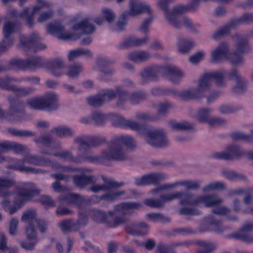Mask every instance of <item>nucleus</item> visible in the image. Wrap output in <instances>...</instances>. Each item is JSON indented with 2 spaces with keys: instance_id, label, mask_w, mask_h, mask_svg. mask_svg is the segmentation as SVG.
I'll list each match as a JSON object with an SVG mask.
<instances>
[{
  "instance_id": "nucleus-9",
  "label": "nucleus",
  "mask_w": 253,
  "mask_h": 253,
  "mask_svg": "<svg viewBox=\"0 0 253 253\" xmlns=\"http://www.w3.org/2000/svg\"><path fill=\"white\" fill-rule=\"evenodd\" d=\"M11 161L12 165L9 166L10 168L27 173H40L42 172V171L41 169L26 167L24 166L26 164L35 165H45L46 164V162L43 160L32 155H27L23 160L12 159Z\"/></svg>"
},
{
  "instance_id": "nucleus-15",
  "label": "nucleus",
  "mask_w": 253,
  "mask_h": 253,
  "mask_svg": "<svg viewBox=\"0 0 253 253\" xmlns=\"http://www.w3.org/2000/svg\"><path fill=\"white\" fill-rule=\"evenodd\" d=\"M253 20V15L251 13L243 14L239 19L231 21L228 24L221 28L212 35L214 39H217L219 37L227 34L229 31L234 28L236 25L246 22H249Z\"/></svg>"
},
{
  "instance_id": "nucleus-56",
  "label": "nucleus",
  "mask_w": 253,
  "mask_h": 253,
  "mask_svg": "<svg viewBox=\"0 0 253 253\" xmlns=\"http://www.w3.org/2000/svg\"><path fill=\"white\" fill-rule=\"evenodd\" d=\"M224 122V120L223 119L210 116L207 123L210 126H213L217 125L222 124Z\"/></svg>"
},
{
  "instance_id": "nucleus-4",
  "label": "nucleus",
  "mask_w": 253,
  "mask_h": 253,
  "mask_svg": "<svg viewBox=\"0 0 253 253\" xmlns=\"http://www.w3.org/2000/svg\"><path fill=\"white\" fill-rule=\"evenodd\" d=\"M114 124L120 127H128L140 133L143 132L145 140L152 146L164 147L169 144V140L163 131L160 129L148 130L144 126L133 121L126 120L121 116L114 118Z\"/></svg>"
},
{
  "instance_id": "nucleus-28",
  "label": "nucleus",
  "mask_w": 253,
  "mask_h": 253,
  "mask_svg": "<svg viewBox=\"0 0 253 253\" xmlns=\"http://www.w3.org/2000/svg\"><path fill=\"white\" fill-rule=\"evenodd\" d=\"M59 96L57 94L49 92L42 97L43 109L52 110L57 108L58 106L57 101Z\"/></svg>"
},
{
  "instance_id": "nucleus-59",
  "label": "nucleus",
  "mask_w": 253,
  "mask_h": 253,
  "mask_svg": "<svg viewBox=\"0 0 253 253\" xmlns=\"http://www.w3.org/2000/svg\"><path fill=\"white\" fill-rule=\"evenodd\" d=\"M13 179H6L0 177V188L9 187L14 183Z\"/></svg>"
},
{
  "instance_id": "nucleus-39",
  "label": "nucleus",
  "mask_w": 253,
  "mask_h": 253,
  "mask_svg": "<svg viewBox=\"0 0 253 253\" xmlns=\"http://www.w3.org/2000/svg\"><path fill=\"white\" fill-rule=\"evenodd\" d=\"M54 242L56 250L58 251V253H69L73 245V241L71 239L68 238L66 240V250L65 251V252H63L62 247V243H64V242L62 241H59L56 240H55Z\"/></svg>"
},
{
  "instance_id": "nucleus-18",
  "label": "nucleus",
  "mask_w": 253,
  "mask_h": 253,
  "mask_svg": "<svg viewBox=\"0 0 253 253\" xmlns=\"http://www.w3.org/2000/svg\"><path fill=\"white\" fill-rule=\"evenodd\" d=\"M226 70L220 69L206 74L201 79L204 80V84L207 86V89L209 91L211 88V80H214L217 85H222L224 84V78L226 77Z\"/></svg>"
},
{
  "instance_id": "nucleus-48",
  "label": "nucleus",
  "mask_w": 253,
  "mask_h": 253,
  "mask_svg": "<svg viewBox=\"0 0 253 253\" xmlns=\"http://www.w3.org/2000/svg\"><path fill=\"white\" fill-rule=\"evenodd\" d=\"M50 154H53L56 156L59 157L61 159L68 161L69 162H77L78 160L73 157L70 152L68 151H62L56 153H49Z\"/></svg>"
},
{
  "instance_id": "nucleus-32",
  "label": "nucleus",
  "mask_w": 253,
  "mask_h": 253,
  "mask_svg": "<svg viewBox=\"0 0 253 253\" xmlns=\"http://www.w3.org/2000/svg\"><path fill=\"white\" fill-rule=\"evenodd\" d=\"M201 184L200 181H193V180H182L177 181L171 184L165 186L164 188H173L177 186L178 185H183L186 188L189 189H197Z\"/></svg>"
},
{
  "instance_id": "nucleus-22",
  "label": "nucleus",
  "mask_w": 253,
  "mask_h": 253,
  "mask_svg": "<svg viewBox=\"0 0 253 253\" xmlns=\"http://www.w3.org/2000/svg\"><path fill=\"white\" fill-rule=\"evenodd\" d=\"M116 18V14L112 9L103 7L101 9L100 15L94 17L93 21L95 23L99 25L103 24L106 21L110 26L115 20Z\"/></svg>"
},
{
  "instance_id": "nucleus-6",
  "label": "nucleus",
  "mask_w": 253,
  "mask_h": 253,
  "mask_svg": "<svg viewBox=\"0 0 253 253\" xmlns=\"http://www.w3.org/2000/svg\"><path fill=\"white\" fill-rule=\"evenodd\" d=\"M124 144L128 148H132L135 146L133 138L129 135L118 136L115 141L111 143L107 149L103 151L101 154L91 159V161L98 163H106L108 161L123 160L126 157V151L121 146Z\"/></svg>"
},
{
  "instance_id": "nucleus-23",
  "label": "nucleus",
  "mask_w": 253,
  "mask_h": 253,
  "mask_svg": "<svg viewBox=\"0 0 253 253\" xmlns=\"http://www.w3.org/2000/svg\"><path fill=\"white\" fill-rule=\"evenodd\" d=\"M242 153L240 147L236 145H230L224 151L216 152L213 154L215 158L224 160H231L238 157Z\"/></svg>"
},
{
  "instance_id": "nucleus-51",
  "label": "nucleus",
  "mask_w": 253,
  "mask_h": 253,
  "mask_svg": "<svg viewBox=\"0 0 253 253\" xmlns=\"http://www.w3.org/2000/svg\"><path fill=\"white\" fill-rule=\"evenodd\" d=\"M199 244L203 248V251L198 253H209L214 248L213 244L209 242L200 241Z\"/></svg>"
},
{
  "instance_id": "nucleus-27",
  "label": "nucleus",
  "mask_w": 253,
  "mask_h": 253,
  "mask_svg": "<svg viewBox=\"0 0 253 253\" xmlns=\"http://www.w3.org/2000/svg\"><path fill=\"white\" fill-rule=\"evenodd\" d=\"M57 169L60 172L64 173H56L53 175V176L56 179V181L53 183L52 187L53 190L56 192H60L63 190L62 187L60 185V183L58 182V180L65 179L67 176L66 173H69L73 170H76V169H73L69 167H63L61 166H58L57 168Z\"/></svg>"
},
{
  "instance_id": "nucleus-14",
  "label": "nucleus",
  "mask_w": 253,
  "mask_h": 253,
  "mask_svg": "<svg viewBox=\"0 0 253 253\" xmlns=\"http://www.w3.org/2000/svg\"><path fill=\"white\" fill-rule=\"evenodd\" d=\"M10 63L12 68L29 69L31 71L40 68H45L46 66V61L40 57H35L26 61L15 58L12 59Z\"/></svg>"
},
{
  "instance_id": "nucleus-45",
  "label": "nucleus",
  "mask_w": 253,
  "mask_h": 253,
  "mask_svg": "<svg viewBox=\"0 0 253 253\" xmlns=\"http://www.w3.org/2000/svg\"><path fill=\"white\" fill-rule=\"evenodd\" d=\"M225 187V184L221 181H214L210 183L203 188L204 192H208L211 191L221 189Z\"/></svg>"
},
{
  "instance_id": "nucleus-11",
  "label": "nucleus",
  "mask_w": 253,
  "mask_h": 253,
  "mask_svg": "<svg viewBox=\"0 0 253 253\" xmlns=\"http://www.w3.org/2000/svg\"><path fill=\"white\" fill-rule=\"evenodd\" d=\"M122 185V183H117L113 180H109L106 181L104 185L95 184L93 185L90 190L93 192L109 190V193L103 196L102 198L106 201H113L117 199L124 193L123 191H117L114 190L113 188Z\"/></svg>"
},
{
  "instance_id": "nucleus-25",
  "label": "nucleus",
  "mask_w": 253,
  "mask_h": 253,
  "mask_svg": "<svg viewBox=\"0 0 253 253\" xmlns=\"http://www.w3.org/2000/svg\"><path fill=\"white\" fill-rule=\"evenodd\" d=\"M166 177V176L163 173H150L136 179L135 183L138 186L155 184L159 182Z\"/></svg>"
},
{
  "instance_id": "nucleus-21",
  "label": "nucleus",
  "mask_w": 253,
  "mask_h": 253,
  "mask_svg": "<svg viewBox=\"0 0 253 253\" xmlns=\"http://www.w3.org/2000/svg\"><path fill=\"white\" fill-rule=\"evenodd\" d=\"M226 78L230 80H235L236 84L233 90L237 93L243 91L247 85V81L244 77L239 75L236 69H233L228 72H226Z\"/></svg>"
},
{
  "instance_id": "nucleus-61",
  "label": "nucleus",
  "mask_w": 253,
  "mask_h": 253,
  "mask_svg": "<svg viewBox=\"0 0 253 253\" xmlns=\"http://www.w3.org/2000/svg\"><path fill=\"white\" fill-rule=\"evenodd\" d=\"M10 131L12 134L17 136H29L31 134L29 131L19 130L14 129H10Z\"/></svg>"
},
{
  "instance_id": "nucleus-30",
  "label": "nucleus",
  "mask_w": 253,
  "mask_h": 253,
  "mask_svg": "<svg viewBox=\"0 0 253 253\" xmlns=\"http://www.w3.org/2000/svg\"><path fill=\"white\" fill-rule=\"evenodd\" d=\"M139 207L140 205L136 203L121 204L115 207V212L120 214H130L133 210Z\"/></svg>"
},
{
  "instance_id": "nucleus-37",
  "label": "nucleus",
  "mask_w": 253,
  "mask_h": 253,
  "mask_svg": "<svg viewBox=\"0 0 253 253\" xmlns=\"http://www.w3.org/2000/svg\"><path fill=\"white\" fill-rule=\"evenodd\" d=\"M127 24V20L125 14H122L116 24L112 23L109 26L110 29L114 32H120L123 30Z\"/></svg>"
},
{
  "instance_id": "nucleus-36",
  "label": "nucleus",
  "mask_w": 253,
  "mask_h": 253,
  "mask_svg": "<svg viewBox=\"0 0 253 253\" xmlns=\"http://www.w3.org/2000/svg\"><path fill=\"white\" fill-rule=\"evenodd\" d=\"M148 225L145 223H139L134 225L132 228L127 229V231L132 235H142L147 232Z\"/></svg>"
},
{
  "instance_id": "nucleus-57",
  "label": "nucleus",
  "mask_w": 253,
  "mask_h": 253,
  "mask_svg": "<svg viewBox=\"0 0 253 253\" xmlns=\"http://www.w3.org/2000/svg\"><path fill=\"white\" fill-rule=\"evenodd\" d=\"M91 119L96 124H100L105 119V116L98 112H95L92 115Z\"/></svg>"
},
{
  "instance_id": "nucleus-19",
  "label": "nucleus",
  "mask_w": 253,
  "mask_h": 253,
  "mask_svg": "<svg viewBox=\"0 0 253 253\" xmlns=\"http://www.w3.org/2000/svg\"><path fill=\"white\" fill-rule=\"evenodd\" d=\"M15 31V25L9 22L5 23L3 28V40L0 42V53L7 50L13 44V40L9 35Z\"/></svg>"
},
{
  "instance_id": "nucleus-31",
  "label": "nucleus",
  "mask_w": 253,
  "mask_h": 253,
  "mask_svg": "<svg viewBox=\"0 0 253 253\" xmlns=\"http://www.w3.org/2000/svg\"><path fill=\"white\" fill-rule=\"evenodd\" d=\"M177 44L178 51L184 54L194 46L195 42L192 40L181 38L178 40Z\"/></svg>"
},
{
  "instance_id": "nucleus-47",
  "label": "nucleus",
  "mask_w": 253,
  "mask_h": 253,
  "mask_svg": "<svg viewBox=\"0 0 253 253\" xmlns=\"http://www.w3.org/2000/svg\"><path fill=\"white\" fill-rule=\"evenodd\" d=\"M149 39L147 36L142 38L139 39L136 37H130L127 39L126 42L128 45L139 46L146 43Z\"/></svg>"
},
{
  "instance_id": "nucleus-5",
  "label": "nucleus",
  "mask_w": 253,
  "mask_h": 253,
  "mask_svg": "<svg viewBox=\"0 0 253 253\" xmlns=\"http://www.w3.org/2000/svg\"><path fill=\"white\" fill-rule=\"evenodd\" d=\"M168 0H161L158 2L159 7L164 12L167 21L172 26L176 28H180L184 26L187 30L191 32H196L200 27L198 23H194L189 18L182 17V14L191 9L193 8L191 5H178L171 10L168 9Z\"/></svg>"
},
{
  "instance_id": "nucleus-13",
  "label": "nucleus",
  "mask_w": 253,
  "mask_h": 253,
  "mask_svg": "<svg viewBox=\"0 0 253 253\" xmlns=\"http://www.w3.org/2000/svg\"><path fill=\"white\" fill-rule=\"evenodd\" d=\"M204 80L200 79L197 86L190 87L178 92V96L183 100L194 99L203 96L209 90L204 84Z\"/></svg>"
},
{
  "instance_id": "nucleus-12",
  "label": "nucleus",
  "mask_w": 253,
  "mask_h": 253,
  "mask_svg": "<svg viewBox=\"0 0 253 253\" xmlns=\"http://www.w3.org/2000/svg\"><path fill=\"white\" fill-rule=\"evenodd\" d=\"M37 5L33 7L32 10H30L28 8H26L21 13H15V11L13 10L12 14L15 16L22 17L29 26L33 25L34 23V16L35 14H37L42 8H48L52 6V4L45 0H37Z\"/></svg>"
},
{
  "instance_id": "nucleus-10",
  "label": "nucleus",
  "mask_w": 253,
  "mask_h": 253,
  "mask_svg": "<svg viewBox=\"0 0 253 253\" xmlns=\"http://www.w3.org/2000/svg\"><path fill=\"white\" fill-rule=\"evenodd\" d=\"M236 50L235 52L229 51V55L227 60L233 64H240L243 61V57L238 53H244L247 52L249 49V45L246 39L239 36L234 38Z\"/></svg>"
},
{
  "instance_id": "nucleus-16",
  "label": "nucleus",
  "mask_w": 253,
  "mask_h": 253,
  "mask_svg": "<svg viewBox=\"0 0 253 253\" xmlns=\"http://www.w3.org/2000/svg\"><path fill=\"white\" fill-rule=\"evenodd\" d=\"M40 38L37 34H33L29 37L22 36L20 38V46L23 49H32L37 51L45 48V45L39 42Z\"/></svg>"
},
{
  "instance_id": "nucleus-17",
  "label": "nucleus",
  "mask_w": 253,
  "mask_h": 253,
  "mask_svg": "<svg viewBox=\"0 0 253 253\" xmlns=\"http://www.w3.org/2000/svg\"><path fill=\"white\" fill-rule=\"evenodd\" d=\"M229 46L225 42L220 43L211 52V61L213 63H220L225 60L229 55Z\"/></svg>"
},
{
  "instance_id": "nucleus-60",
  "label": "nucleus",
  "mask_w": 253,
  "mask_h": 253,
  "mask_svg": "<svg viewBox=\"0 0 253 253\" xmlns=\"http://www.w3.org/2000/svg\"><path fill=\"white\" fill-rule=\"evenodd\" d=\"M229 211V210L224 207H217L213 210V213L217 215H226Z\"/></svg>"
},
{
  "instance_id": "nucleus-20",
  "label": "nucleus",
  "mask_w": 253,
  "mask_h": 253,
  "mask_svg": "<svg viewBox=\"0 0 253 253\" xmlns=\"http://www.w3.org/2000/svg\"><path fill=\"white\" fill-rule=\"evenodd\" d=\"M25 234L27 241L21 242V246L26 250H32L38 242L36 231L32 225L30 224L27 227Z\"/></svg>"
},
{
  "instance_id": "nucleus-46",
  "label": "nucleus",
  "mask_w": 253,
  "mask_h": 253,
  "mask_svg": "<svg viewBox=\"0 0 253 253\" xmlns=\"http://www.w3.org/2000/svg\"><path fill=\"white\" fill-rule=\"evenodd\" d=\"M170 126L175 129H188L192 128V125L186 122H178L175 121L169 122Z\"/></svg>"
},
{
  "instance_id": "nucleus-8",
  "label": "nucleus",
  "mask_w": 253,
  "mask_h": 253,
  "mask_svg": "<svg viewBox=\"0 0 253 253\" xmlns=\"http://www.w3.org/2000/svg\"><path fill=\"white\" fill-rule=\"evenodd\" d=\"M159 74L167 76L170 81L174 83H178L185 77L184 72L175 66L147 67L142 71L141 76L144 80H152Z\"/></svg>"
},
{
  "instance_id": "nucleus-41",
  "label": "nucleus",
  "mask_w": 253,
  "mask_h": 253,
  "mask_svg": "<svg viewBox=\"0 0 253 253\" xmlns=\"http://www.w3.org/2000/svg\"><path fill=\"white\" fill-rule=\"evenodd\" d=\"M82 71V67L81 65L75 64L69 66L66 69V74L70 78L76 77Z\"/></svg>"
},
{
  "instance_id": "nucleus-34",
  "label": "nucleus",
  "mask_w": 253,
  "mask_h": 253,
  "mask_svg": "<svg viewBox=\"0 0 253 253\" xmlns=\"http://www.w3.org/2000/svg\"><path fill=\"white\" fill-rule=\"evenodd\" d=\"M0 148L2 150H12L16 152L23 150L24 148L22 145L12 141H4L0 143Z\"/></svg>"
},
{
  "instance_id": "nucleus-3",
  "label": "nucleus",
  "mask_w": 253,
  "mask_h": 253,
  "mask_svg": "<svg viewBox=\"0 0 253 253\" xmlns=\"http://www.w3.org/2000/svg\"><path fill=\"white\" fill-rule=\"evenodd\" d=\"M176 198L180 199L181 205L184 206H195L203 204L206 207H212L222 202L221 198L214 195L196 197L189 194H182L180 192H176L163 195L160 200L146 199L144 201V203L151 207L159 208L162 207L164 203Z\"/></svg>"
},
{
  "instance_id": "nucleus-64",
  "label": "nucleus",
  "mask_w": 253,
  "mask_h": 253,
  "mask_svg": "<svg viewBox=\"0 0 253 253\" xmlns=\"http://www.w3.org/2000/svg\"><path fill=\"white\" fill-rule=\"evenodd\" d=\"M180 212L183 214H197L198 212L191 209L182 208L180 210Z\"/></svg>"
},
{
  "instance_id": "nucleus-53",
  "label": "nucleus",
  "mask_w": 253,
  "mask_h": 253,
  "mask_svg": "<svg viewBox=\"0 0 253 253\" xmlns=\"http://www.w3.org/2000/svg\"><path fill=\"white\" fill-rule=\"evenodd\" d=\"M53 15V12L51 10L45 11L39 14L37 20L39 22H42L51 18Z\"/></svg>"
},
{
  "instance_id": "nucleus-58",
  "label": "nucleus",
  "mask_w": 253,
  "mask_h": 253,
  "mask_svg": "<svg viewBox=\"0 0 253 253\" xmlns=\"http://www.w3.org/2000/svg\"><path fill=\"white\" fill-rule=\"evenodd\" d=\"M170 105L167 102L162 103L159 104L158 113L160 115H163L167 113L170 108Z\"/></svg>"
},
{
  "instance_id": "nucleus-42",
  "label": "nucleus",
  "mask_w": 253,
  "mask_h": 253,
  "mask_svg": "<svg viewBox=\"0 0 253 253\" xmlns=\"http://www.w3.org/2000/svg\"><path fill=\"white\" fill-rule=\"evenodd\" d=\"M28 105L31 108L37 109H43L42 97H33L27 101Z\"/></svg>"
},
{
  "instance_id": "nucleus-38",
  "label": "nucleus",
  "mask_w": 253,
  "mask_h": 253,
  "mask_svg": "<svg viewBox=\"0 0 253 253\" xmlns=\"http://www.w3.org/2000/svg\"><path fill=\"white\" fill-rule=\"evenodd\" d=\"M23 222H29L30 224L37 222L36 213L34 210H29L25 211L21 218Z\"/></svg>"
},
{
  "instance_id": "nucleus-50",
  "label": "nucleus",
  "mask_w": 253,
  "mask_h": 253,
  "mask_svg": "<svg viewBox=\"0 0 253 253\" xmlns=\"http://www.w3.org/2000/svg\"><path fill=\"white\" fill-rule=\"evenodd\" d=\"M19 104H15L14 105L13 104H11L10 109H9V113L10 115L11 116H9V118L11 120H14L16 121H20L19 119L17 118V117L19 115Z\"/></svg>"
},
{
  "instance_id": "nucleus-52",
  "label": "nucleus",
  "mask_w": 253,
  "mask_h": 253,
  "mask_svg": "<svg viewBox=\"0 0 253 253\" xmlns=\"http://www.w3.org/2000/svg\"><path fill=\"white\" fill-rule=\"evenodd\" d=\"M18 220L16 218H12L9 222V233L11 235H15L17 233V227Z\"/></svg>"
},
{
  "instance_id": "nucleus-44",
  "label": "nucleus",
  "mask_w": 253,
  "mask_h": 253,
  "mask_svg": "<svg viewBox=\"0 0 253 253\" xmlns=\"http://www.w3.org/2000/svg\"><path fill=\"white\" fill-rule=\"evenodd\" d=\"M91 180L89 176H86L84 175L75 176L73 178L74 183L78 186L82 187L88 184Z\"/></svg>"
},
{
  "instance_id": "nucleus-40",
  "label": "nucleus",
  "mask_w": 253,
  "mask_h": 253,
  "mask_svg": "<svg viewBox=\"0 0 253 253\" xmlns=\"http://www.w3.org/2000/svg\"><path fill=\"white\" fill-rule=\"evenodd\" d=\"M52 131L60 137L69 136L73 133V131L69 127L63 126L54 127Z\"/></svg>"
},
{
  "instance_id": "nucleus-24",
  "label": "nucleus",
  "mask_w": 253,
  "mask_h": 253,
  "mask_svg": "<svg viewBox=\"0 0 253 253\" xmlns=\"http://www.w3.org/2000/svg\"><path fill=\"white\" fill-rule=\"evenodd\" d=\"M45 68L55 76H59L66 72V68L62 60L56 59L46 61Z\"/></svg>"
},
{
  "instance_id": "nucleus-55",
  "label": "nucleus",
  "mask_w": 253,
  "mask_h": 253,
  "mask_svg": "<svg viewBox=\"0 0 253 253\" xmlns=\"http://www.w3.org/2000/svg\"><path fill=\"white\" fill-rule=\"evenodd\" d=\"M152 21V18H149L145 20L141 24L139 28V31L142 34H146L149 32V24Z\"/></svg>"
},
{
  "instance_id": "nucleus-1",
  "label": "nucleus",
  "mask_w": 253,
  "mask_h": 253,
  "mask_svg": "<svg viewBox=\"0 0 253 253\" xmlns=\"http://www.w3.org/2000/svg\"><path fill=\"white\" fill-rule=\"evenodd\" d=\"M91 20L90 17H86L81 19L74 18L64 23L56 21L47 26V31L59 39L76 41L82 34H90L94 30V25L90 22Z\"/></svg>"
},
{
  "instance_id": "nucleus-63",
  "label": "nucleus",
  "mask_w": 253,
  "mask_h": 253,
  "mask_svg": "<svg viewBox=\"0 0 253 253\" xmlns=\"http://www.w3.org/2000/svg\"><path fill=\"white\" fill-rule=\"evenodd\" d=\"M39 226L40 231L44 232L47 229V224L43 220H38L36 222Z\"/></svg>"
},
{
  "instance_id": "nucleus-2",
  "label": "nucleus",
  "mask_w": 253,
  "mask_h": 253,
  "mask_svg": "<svg viewBox=\"0 0 253 253\" xmlns=\"http://www.w3.org/2000/svg\"><path fill=\"white\" fill-rule=\"evenodd\" d=\"M40 190L32 183H21L17 187L14 198L13 205L8 200H4L1 203L4 210L10 214L15 213L27 201L35 200V198L39 196ZM36 200H39L45 206H52L54 203L51 198L46 195H42Z\"/></svg>"
},
{
  "instance_id": "nucleus-49",
  "label": "nucleus",
  "mask_w": 253,
  "mask_h": 253,
  "mask_svg": "<svg viewBox=\"0 0 253 253\" xmlns=\"http://www.w3.org/2000/svg\"><path fill=\"white\" fill-rule=\"evenodd\" d=\"M206 55V52L203 50H199L189 57V61L192 64H197L202 61Z\"/></svg>"
},
{
  "instance_id": "nucleus-62",
  "label": "nucleus",
  "mask_w": 253,
  "mask_h": 253,
  "mask_svg": "<svg viewBox=\"0 0 253 253\" xmlns=\"http://www.w3.org/2000/svg\"><path fill=\"white\" fill-rule=\"evenodd\" d=\"M65 199L70 201L72 202H77L80 201L81 198L78 195L75 194H69L65 198Z\"/></svg>"
},
{
  "instance_id": "nucleus-35",
  "label": "nucleus",
  "mask_w": 253,
  "mask_h": 253,
  "mask_svg": "<svg viewBox=\"0 0 253 253\" xmlns=\"http://www.w3.org/2000/svg\"><path fill=\"white\" fill-rule=\"evenodd\" d=\"M80 224V221L75 222L70 220H63L58 223V226L63 232H67L71 230L78 229L77 225Z\"/></svg>"
},
{
  "instance_id": "nucleus-26",
  "label": "nucleus",
  "mask_w": 253,
  "mask_h": 253,
  "mask_svg": "<svg viewBox=\"0 0 253 253\" xmlns=\"http://www.w3.org/2000/svg\"><path fill=\"white\" fill-rule=\"evenodd\" d=\"M129 6L128 15L131 16H136L145 11L148 13L151 12L149 7L139 0H129Z\"/></svg>"
},
{
  "instance_id": "nucleus-7",
  "label": "nucleus",
  "mask_w": 253,
  "mask_h": 253,
  "mask_svg": "<svg viewBox=\"0 0 253 253\" xmlns=\"http://www.w3.org/2000/svg\"><path fill=\"white\" fill-rule=\"evenodd\" d=\"M117 93L119 96V102L118 103L119 105L126 100H129L133 104L137 103L138 102L139 96L137 93L128 95L126 92L119 91L118 89L115 90L113 89L104 90L98 95L89 96L87 98V101L91 106H100L105 102L114 98Z\"/></svg>"
},
{
  "instance_id": "nucleus-54",
  "label": "nucleus",
  "mask_w": 253,
  "mask_h": 253,
  "mask_svg": "<svg viewBox=\"0 0 253 253\" xmlns=\"http://www.w3.org/2000/svg\"><path fill=\"white\" fill-rule=\"evenodd\" d=\"M7 239L3 232L0 230V250L4 252L7 251Z\"/></svg>"
},
{
  "instance_id": "nucleus-33",
  "label": "nucleus",
  "mask_w": 253,
  "mask_h": 253,
  "mask_svg": "<svg viewBox=\"0 0 253 253\" xmlns=\"http://www.w3.org/2000/svg\"><path fill=\"white\" fill-rule=\"evenodd\" d=\"M91 55V52L88 49L84 48H79L70 50L68 54V58L71 61L82 55L90 56Z\"/></svg>"
},
{
  "instance_id": "nucleus-43",
  "label": "nucleus",
  "mask_w": 253,
  "mask_h": 253,
  "mask_svg": "<svg viewBox=\"0 0 253 253\" xmlns=\"http://www.w3.org/2000/svg\"><path fill=\"white\" fill-rule=\"evenodd\" d=\"M211 112V110L209 109H200L197 116L198 121L201 123H207L210 116Z\"/></svg>"
},
{
  "instance_id": "nucleus-29",
  "label": "nucleus",
  "mask_w": 253,
  "mask_h": 253,
  "mask_svg": "<svg viewBox=\"0 0 253 253\" xmlns=\"http://www.w3.org/2000/svg\"><path fill=\"white\" fill-rule=\"evenodd\" d=\"M151 57L150 53L145 50H137L129 53L128 58L135 63H140L149 59Z\"/></svg>"
}]
</instances>
